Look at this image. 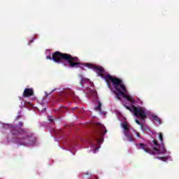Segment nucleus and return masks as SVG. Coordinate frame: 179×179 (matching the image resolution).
<instances>
[{"label": "nucleus", "mask_w": 179, "mask_h": 179, "mask_svg": "<svg viewBox=\"0 0 179 179\" xmlns=\"http://www.w3.org/2000/svg\"><path fill=\"white\" fill-rule=\"evenodd\" d=\"M124 107L127 108V110H129V111H132V109H131V107H129L127 105H124Z\"/></svg>", "instance_id": "nucleus-18"}, {"label": "nucleus", "mask_w": 179, "mask_h": 179, "mask_svg": "<svg viewBox=\"0 0 179 179\" xmlns=\"http://www.w3.org/2000/svg\"><path fill=\"white\" fill-rule=\"evenodd\" d=\"M22 118V115H19L17 117H15V120H20Z\"/></svg>", "instance_id": "nucleus-19"}, {"label": "nucleus", "mask_w": 179, "mask_h": 179, "mask_svg": "<svg viewBox=\"0 0 179 179\" xmlns=\"http://www.w3.org/2000/svg\"><path fill=\"white\" fill-rule=\"evenodd\" d=\"M87 81H89V79L82 78L80 83H81L82 85H83V82H87Z\"/></svg>", "instance_id": "nucleus-16"}, {"label": "nucleus", "mask_w": 179, "mask_h": 179, "mask_svg": "<svg viewBox=\"0 0 179 179\" xmlns=\"http://www.w3.org/2000/svg\"><path fill=\"white\" fill-rule=\"evenodd\" d=\"M84 66H86V68H88L89 69H92L93 71H94V72H96V73H97L98 76H101V78H103V79H104L105 80L106 76H111V75L110 74L104 76V73L106 72V71L104 70V68H103V66H96L92 64H84Z\"/></svg>", "instance_id": "nucleus-6"}, {"label": "nucleus", "mask_w": 179, "mask_h": 179, "mask_svg": "<svg viewBox=\"0 0 179 179\" xmlns=\"http://www.w3.org/2000/svg\"><path fill=\"white\" fill-rule=\"evenodd\" d=\"M81 69H85V68H83V67H81Z\"/></svg>", "instance_id": "nucleus-24"}, {"label": "nucleus", "mask_w": 179, "mask_h": 179, "mask_svg": "<svg viewBox=\"0 0 179 179\" xmlns=\"http://www.w3.org/2000/svg\"><path fill=\"white\" fill-rule=\"evenodd\" d=\"M121 127L123 129V134L128 142H134L135 138H134V136L131 132V126L129 125V124H128L127 121H124L121 123Z\"/></svg>", "instance_id": "nucleus-5"}, {"label": "nucleus", "mask_w": 179, "mask_h": 179, "mask_svg": "<svg viewBox=\"0 0 179 179\" xmlns=\"http://www.w3.org/2000/svg\"><path fill=\"white\" fill-rule=\"evenodd\" d=\"M48 120V121H50V122H54V119L52 118V117H49Z\"/></svg>", "instance_id": "nucleus-17"}, {"label": "nucleus", "mask_w": 179, "mask_h": 179, "mask_svg": "<svg viewBox=\"0 0 179 179\" xmlns=\"http://www.w3.org/2000/svg\"><path fill=\"white\" fill-rule=\"evenodd\" d=\"M136 146L138 150H143L145 153H149V155H153L154 156L156 155V152L150 148H148V145L143 143H137Z\"/></svg>", "instance_id": "nucleus-9"}, {"label": "nucleus", "mask_w": 179, "mask_h": 179, "mask_svg": "<svg viewBox=\"0 0 179 179\" xmlns=\"http://www.w3.org/2000/svg\"><path fill=\"white\" fill-rule=\"evenodd\" d=\"M96 128L97 131L94 139L96 141V142H97V143H99V145H101V143L104 142V134H107V129H106V127L101 123H96Z\"/></svg>", "instance_id": "nucleus-4"}, {"label": "nucleus", "mask_w": 179, "mask_h": 179, "mask_svg": "<svg viewBox=\"0 0 179 179\" xmlns=\"http://www.w3.org/2000/svg\"><path fill=\"white\" fill-rule=\"evenodd\" d=\"M132 113L137 118H141V120H146L148 115H146V108L144 107L133 106Z\"/></svg>", "instance_id": "nucleus-7"}, {"label": "nucleus", "mask_w": 179, "mask_h": 179, "mask_svg": "<svg viewBox=\"0 0 179 179\" xmlns=\"http://www.w3.org/2000/svg\"><path fill=\"white\" fill-rule=\"evenodd\" d=\"M24 126V123L23 122H18L20 128L15 124H6L3 125V128L10 129L11 135L15 137L14 142L19 146H29L31 144L33 133L29 129L22 128Z\"/></svg>", "instance_id": "nucleus-1"}, {"label": "nucleus", "mask_w": 179, "mask_h": 179, "mask_svg": "<svg viewBox=\"0 0 179 179\" xmlns=\"http://www.w3.org/2000/svg\"><path fill=\"white\" fill-rule=\"evenodd\" d=\"M105 79L108 89L115 94L117 100H121L122 96L124 99H127L129 101H132V96L128 94L127 87L121 78L113 77V76H107L105 77Z\"/></svg>", "instance_id": "nucleus-2"}, {"label": "nucleus", "mask_w": 179, "mask_h": 179, "mask_svg": "<svg viewBox=\"0 0 179 179\" xmlns=\"http://www.w3.org/2000/svg\"><path fill=\"white\" fill-rule=\"evenodd\" d=\"M152 143L155 146L153 148V150H155V152L156 155H164L167 153V150L164 148V144H162V148H160V145L159 144V142H157V140H156V138H154Z\"/></svg>", "instance_id": "nucleus-8"}, {"label": "nucleus", "mask_w": 179, "mask_h": 179, "mask_svg": "<svg viewBox=\"0 0 179 179\" xmlns=\"http://www.w3.org/2000/svg\"><path fill=\"white\" fill-rule=\"evenodd\" d=\"M135 122L136 124H137L138 125H140L141 129H143V124L141 123V122H139V120H138V119L135 120Z\"/></svg>", "instance_id": "nucleus-13"}, {"label": "nucleus", "mask_w": 179, "mask_h": 179, "mask_svg": "<svg viewBox=\"0 0 179 179\" xmlns=\"http://www.w3.org/2000/svg\"><path fill=\"white\" fill-rule=\"evenodd\" d=\"M46 59H52L54 62L57 64H61L62 61H66L70 68H78V65H82V63L79 62V58L78 57H73L70 54L62 53L59 51H56L52 53V55L46 56Z\"/></svg>", "instance_id": "nucleus-3"}, {"label": "nucleus", "mask_w": 179, "mask_h": 179, "mask_svg": "<svg viewBox=\"0 0 179 179\" xmlns=\"http://www.w3.org/2000/svg\"><path fill=\"white\" fill-rule=\"evenodd\" d=\"M99 149H100V147H96L94 150V152L96 153V150H99Z\"/></svg>", "instance_id": "nucleus-21"}, {"label": "nucleus", "mask_w": 179, "mask_h": 179, "mask_svg": "<svg viewBox=\"0 0 179 179\" xmlns=\"http://www.w3.org/2000/svg\"><path fill=\"white\" fill-rule=\"evenodd\" d=\"M95 111L101 112V102L98 101V106L94 108Z\"/></svg>", "instance_id": "nucleus-11"}, {"label": "nucleus", "mask_w": 179, "mask_h": 179, "mask_svg": "<svg viewBox=\"0 0 179 179\" xmlns=\"http://www.w3.org/2000/svg\"><path fill=\"white\" fill-rule=\"evenodd\" d=\"M34 41V39H32L29 41V43H28L29 45H30V43H33Z\"/></svg>", "instance_id": "nucleus-22"}, {"label": "nucleus", "mask_w": 179, "mask_h": 179, "mask_svg": "<svg viewBox=\"0 0 179 179\" xmlns=\"http://www.w3.org/2000/svg\"><path fill=\"white\" fill-rule=\"evenodd\" d=\"M52 92H55V90H52L51 92L49 93V94H51V93H52Z\"/></svg>", "instance_id": "nucleus-23"}, {"label": "nucleus", "mask_w": 179, "mask_h": 179, "mask_svg": "<svg viewBox=\"0 0 179 179\" xmlns=\"http://www.w3.org/2000/svg\"><path fill=\"white\" fill-rule=\"evenodd\" d=\"M46 96H48V94H47V93H46Z\"/></svg>", "instance_id": "nucleus-25"}, {"label": "nucleus", "mask_w": 179, "mask_h": 179, "mask_svg": "<svg viewBox=\"0 0 179 179\" xmlns=\"http://www.w3.org/2000/svg\"><path fill=\"white\" fill-rule=\"evenodd\" d=\"M34 96V90L33 88H26L23 92V97H30Z\"/></svg>", "instance_id": "nucleus-10"}, {"label": "nucleus", "mask_w": 179, "mask_h": 179, "mask_svg": "<svg viewBox=\"0 0 179 179\" xmlns=\"http://www.w3.org/2000/svg\"><path fill=\"white\" fill-rule=\"evenodd\" d=\"M159 141H161L162 143H163V134L162 133H159Z\"/></svg>", "instance_id": "nucleus-15"}, {"label": "nucleus", "mask_w": 179, "mask_h": 179, "mask_svg": "<svg viewBox=\"0 0 179 179\" xmlns=\"http://www.w3.org/2000/svg\"><path fill=\"white\" fill-rule=\"evenodd\" d=\"M153 118L155 121H157V122H158L159 124H162V120H160V117H158L157 116L154 115Z\"/></svg>", "instance_id": "nucleus-12"}, {"label": "nucleus", "mask_w": 179, "mask_h": 179, "mask_svg": "<svg viewBox=\"0 0 179 179\" xmlns=\"http://www.w3.org/2000/svg\"><path fill=\"white\" fill-rule=\"evenodd\" d=\"M157 159L162 160V162H167V157H157Z\"/></svg>", "instance_id": "nucleus-14"}, {"label": "nucleus", "mask_w": 179, "mask_h": 179, "mask_svg": "<svg viewBox=\"0 0 179 179\" xmlns=\"http://www.w3.org/2000/svg\"><path fill=\"white\" fill-rule=\"evenodd\" d=\"M136 135L137 138H141V134H139V132H136Z\"/></svg>", "instance_id": "nucleus-20"}]
</instances>
